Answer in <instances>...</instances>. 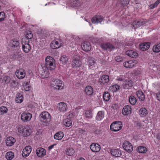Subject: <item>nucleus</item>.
<instances>
[{
	"label": "nucleus",
	"mask_w": 160,
	"mask_h": 160,
	"mask_svg": "<svg viewBox=\"0 0 160 160\" xmlns=\"http://www.w3.org/2000/svg\"><path fill=\"white\" fill-rule=\"evenodd\" d=\"M111 154L116 157H120L122 155V152L118 149H112L110 151Z\"/></svg>",
	"instance_id": "6ab92c4d"
},
{
	"label": "nucleus",
	"mask_w": 160,
	"mask_h": 160,
	"mask_svg": "<svg viewBox=\"0 0 160 160\" xmlns=\"http://www.w3.org/2000/svg\"><path fill=\"white\" fill-rule=\"evenodd\" d=\"M82 65V62L80 60L78 61H74L72 62V66L73 68H77L78 70H80V68L78 69Z\"/></svg>",
	"instance_id": "4be33fe9"
},
{
	"label": "nucleus",
	"mask_w": 160,
	"mask_h": 160,
	"mask_svg": "<svg viewBox=\"0 0 160 160\" xmlns=\"http://www.w3.org/2000/svg\"><path fill=\"white\" fill-rule=\"evenodd\" d=\"M59 60L60 63L63 64H65L68 61V58L66 55H63L60 58Z\"/></svg>",
	"instance_id": "58836bf2"
},
{
	"label": "nucleus",
	"mask_w": 160,
	"mask_h": 160,
	"mask_svg": "<svg viewBox=\"0 0 160 160\" xmlns=\"http://www.w3.org/2000/svg\"><path fill=\"white\" fill-rule=\"evenodd\" d=\"M58 110L61 112L66 111L67 109V105L64 102H61L58 103L57 106Z\"/></svg>",
	"instance_id": "9b49d317"
},
{
	"label": "nucleus",
	"mask_w": 160,
	"mask_h": 160,
	"mask_svg": "<svg viewBox=\"0 0 160 160\" xmlns=\"http://www.w3.org/2000/svg\"><path fill=\"white\" fill-rule=\"evenodd\" d=\"M121 121H117L112 123L110 126L111 130L113 132H117L120 130L122 127Z\"/></svg>",
	"instance_id": "7ed1b4c3"
},
{
	"label": "nucleus",
	"mask_w": 160,
	"mask_h": 160,
	"mask_svg": "<svg viewBox=\"0 0 160 160\" xmlns=\"http://www.w3.org/2000/svg\"><path fill=\"white\" fill-rule=\"evenodd\" d=\"M29 40L26 41L24 42L23 41L22 42V48L23 51L26 53L28 52L31 50V47L29 44Z\"/></svg>",
	"instance_id": "6e6552de"
},
{
	"label": "nucleus",
	"mask_w": 160,
	"mask_h": 160,
	"mask_svg": "<svg viewBox=\"0 0 160 160\" xmlns=\"http://www.w3.org/2000/svg\"><path fill=\"white\" fill-rule=\"evenodd\" d=\"M50 46L53 49H57L58 48L60 45L58 41L53 40L50 44Z\"/></svg>",
	"instance_id": "2f4dec72"
},
{
	"label": "nucleus",
	"mask_w": 160,
	"mask_h": 160,
	"mask_svg": "<svg viewBox=\"0 0 160 160\" xmlns=\"http://www.w3.org/2000/svg\"><path fill=\"white\" fill-rule=\"evenodd\" d=\"M153 50L154 52H160V43L153 46Z\"/></svg>",
	"instance_id": "37998d69"
},
{
	"label": "nucleus",
	"mask_w": 160,
	"mask_h": 160,
	"mask_svg": "<svg viewBox=\"0 0 160 160\" xmlns=\"http://www.w3.org/2000/svg\"><path fill=\"white\" fill-rule=\"evenodd\" d=\"M80 2L78 0H72L70 5L72 7H78L80 6Z\"/></svg>",
	"instance_id": "c85d7f7f"
},
{
	"label": "nucleus",
	"mask_w": 160,
	"mask_h": 160,
	"mask_svg": "<svg viewBox=\"0 0 160 160\" xmlns=\"http://www.w3.org/2000/svg\"><path fill=\"white\" fill-rule=\"evenodd\" d=\"M36 152L37 156L39 157H42L46 154L45 149L42 148H38L36 149Z\"/></svg>",
	"instance_id": "a211bd4d"
},
{
	"label": "nucleus",
	"mask_w": 160,
	"mask_h": 160,
	"mask_svg": "<svg viewBox=\"0 0 160 160\" xmlns=\"http://www.w3.org/2000/svg\"><path fill=\"white\" fill-rule=\"evenodd\" d=\"M159 4V3L157 1L154 4H152V8H155Z\"/></svg>",
	"instance_id": "e2e57ef3"
},
{
	"label": "nucleus",
	"mask_w": 160,
	"mask_h": 160,
	"mask_svg": "<svg viewBox=\"0 0 160 160\" xmlns=\"http://www.w3.org/2000/svg\"><path fill=\"white\" fill-rule=\"evenodd\" d=\"M79 59L80 58L77 55H75L73 57L72 61H74L79 60Z\"/></svg>",
	"instance_id": "052dcab7"
},
{
	"label": "nucleus",
	"mask_w": 160,
	"mask_h": 160,
	"mask_svg": "<svg viewBox=\"0 0 160 160\" xmlns=\"http://www.w3.org/2000/svg\"><path fill=\"white\" fill-rule=\"evenodd\" d=\"M129 2V0H121V4L124 6L128 5Z\"/></svg>",
	"instance_id": "864d4df0"
},
{
	"label": "nucleus",
	"mask_w": 160,
	"mask_h": 160,
	"mask_svg": "<svg viewBox=\"0 0 160 160\" xmlns=\"http://www.w3.org/2000/svg\"><path fill=\"white\" fill-rule=\"evenodd\" d=\"M109 77L108 75H103L100 77L98 80V82L100 85L102 86L109 82Z\"/></svg>",
	"instance_id": "39448f33"
},
{
	"label": "nucleus",
	"mask_w": 160,
	"mask_h": 160,
	"mask_svg": "<svg viewBox=\"0 0 160 160\" xmlns=\"http://www.w3.org/2000/svg\"><path fill=\"white\" fill-rule=\"evenodd\" d=\"M103 20V17L101 15H97L94 16L92 19L93 23H98L101 22Z\"/></svg>",
	"instance_id": "f8f14e48"
},
{
	"label": "nucleus",
	"mask_w": 160,
	"mask_h": 160,
	"mask_svg": "<svg viewBox=\"0 0 160 160\" xmlns=\"http://www.w3.org/2000/svg\"><path fill=\"white\" fill-rule=\"evenodd\" d=\"M20 54L19 52H16L12 54V57L14 58H16L19 57Z\"/></svg>",
	"instance_id": "13d9d810"
},
{
	"label": "nucleus",
	"mask_w": 160,
	"mask_h": 160,
	"mask_svg": "<svg viewBox=\"0 0 160 160\" xmlns=\"http://www.w3.org/2000/svg\"><path fill=\"white\" fill-rule=\"evenodd\" d=\"M25 128L26 127L24 126H20L18 128V132L20 133H22L23 135Z\"/></svg>",
	"instance_id": "49530a36"
},
{
	"label": "nucleus",
	"mask_w": 160,
	"mask_h": 160,
	"mask_svg": "<svg viewBox=\"0 0 160 160\" xmlns=\"http://www.w3.org/2000/svg\"><path fill=\"white\" fill-rule=\"evenodd\" d=\"M52 85L54 88L58 90L63 88V84L62 82L58 79H55L53 82Z\"/></svg>",
	"instance_id": "20e7f679"
},
{
	"label": "nucleus",
	"mask_w": 160,
	"mask_h": 160,
	"mask_svg": "<svg viewBox=\"0 0 160 160\" xmlns=\"http://www.w3.org/2000/svg\"><path fill=\"white\" fill-rule=\"evenodd\" d=\"M23 100V96L22 94L18 93L16 95L15 101L17 103H21Z\"/></svg>",
	"instance_id": "f704fd0d"
},
{
	"label": "nucleus",
	"mask_w": 160,
	"mask_h": 160,
	"mask_svg": "<svg viewBox=\"0 0 160 160\" xmlns=\"http://www.w3.org/2000/svg\"><path fill=\"white\" fill-rule=\"evenodd\" d=\"M150 44V43L149 42L144 43L140 44L139 47L142 51L146 50L149 48Z\"/></svg>",
	"instance_id": "5701e85b"
},
{
	"label": "nucleus",
	"mask_w": 160,
	"mask_h": 160,
	"mask_svg": "<svg viewBox=\"0 0 160 160\" xmlns=\"http://www.w3.org/2000/svg\"><path fill=\"white\" fill-rule=\"evenodd\" d=\"M21 118L23 121L28 122L31 120L32 118V114L28 112H23L21 114Z\"/></svg>",
	"instance_id": "9d476101"
},
{
	"label": "nucleus",
	"mask_w": 160,
	"mask_h": 160,
	"mask_svg": "<svg viewBox=\"0 0 160 160\" xmlns=\"http://www.w3.org/2000/svg\"><path fill=\"white\" fill-rule=\"evenodd\" d=\"M55 60L51 57L47 56L46 58L45 63L42 65V71L41 74L44 78H47L46 74L48 73V70H52L55 67Z\"/></svg>",
	"instance_id": "f257e3e1"
},
{
	"label": "nucleus",
	"mask_w": 160,
	"mask_h": 160,
	"mask_svg": "<svg viewBox=\"0 0 160 160\" xmlns=\"http://www.w3.org/2000/svg\"><path fill=\"white\" fill-rule=\"evenodd\" d=\"M111 89H112L113 92H116L119 88V86L117 84L114 85L110 87Z\"/></svg>",
	"instance_id": "09e8293b"
},
{
	"label": "nucleus",
	"mask_w": 160,
	"mask_h": 160,
	"mask_svg": "<svg viewBox=\"0 0 160 160\" xmlns=\"http://www.w3.org/2000/svg\"><path fill=\"white\" fill-rule=\"evenodd\" d=\"M31 132V130L30 128L28 127H26L24 130V132L23 136L25 137L29 136Z\"/></svg>",
	"instance_id": "e433bc0d"
},
{
	"label": "nucleus",
	"mask_w": 160,
	"mask_h": 160,
	"mask_svg": "<svg viewBox=\"0 0 160 160\" xmlns=\"http://www.w3.org/2000/svg\"><path fill=\"white\" fill-rule=\"evenodd\" d=\"M16 141L15 138L12 137H9L6 139V143L7 146H11L14 144Z\"/></svg>",
	"instance_id": "f3484780"
},
{
	"label": "nucleus",
	"mask_w": 160,
	"mask_h": 160,
	"mask_svg": "<svg viewBox=\"0 0 160 160\" xmlns=\"http://www.w3.org/2000/svg\"><path fill=\"white\" fill-rule=\"evenodd\" d=\"M126 53L128 56L133 58H136L137 57L138 55L137 52L132 50L127 51Z\"/></svg>",
	"instance_id": "412c9836"
},
{
	"label": "nucleus",
	"mask_w": 160,
	"mask_h": 160,
	"mask_svg": "<svg viewBox=\"0 0 160 160\" xmlns=\"http://www.w3.org/2000/svg\"><path fill=\"white\" fill-rule=\"evenodd\" d=\"M122 60V59L121 58H119L118 57H116V60L117 62H120Z\"/></svg>",
	"instance_id": "69168bd1"
},
{
	"label": "nucleus",
	"mask_w": 160,
	"mask_h": 160,
	"mask_svg": "<svg viewBox=\"0 0 160 160\" xmlns=\"http://www.w3.org/2000/svg\"><path fill=\"white\" fill-rule=\"evenodd\" d=\"M31 86L28 82H27L24 86V89L26 91H28L30 90Z\"/></svg>",
	"instance_id": "603ef678"
},
{
	"label": "nucleus",
	"mask_w": 160,
	"mask_h": 160,
	"mask_svg": "<svg viewBox=\"0 0 160 160\" xmlns=\"http://www.w3.org/2000/svg\"><path fill=\"white\" fill-rule=\"evenodd\" d=\"M123 65L126 68H131L134 66V63L131 60L128 61L123 63Z\"/></svg>",
	"instance_id": "393cba45"
},
{
	"label": "nucleus",
	"mask_w": 160,
	"mask_h": 160,
	"mask_svg": "<svg viewBox=\"0 0 160 160\" xmlns=\"http://www.w3.org/2000/svg\"><path fill=\"white\" fill-rule=\"evenodd\" d=\"M40 121L45 123H48L50 121L51 116L47 112H43L39 115Z\"/></svg>",
	"instance_id": "f03ea898"
},
{
	"label": "nucleus",
	"mask_w": 160,
	"mask_h": 160,
	"mask_svg": "<svg viewBox=\"0 0 160 160\" xmlns=\"http://www.w3.org/2000/svg\"><path fill=\"white\" fill-rule=\"evenodd\" d=\"M5 18V15L4 12H0V21H3Z\"/></svg>",
	"instance_id": "3c124183"
},
{
	"label": "nucleus",
	"mask_w": 160,
	"mask_h": 160,
	"mask_svg": "<svg viewBox=\"0 0 160 160\" xmlns=\"http://www.w3.org/2000/svg\"><path fill=\"white\" fill-rule=\"evenodd\" d=\"M25 37L27 41H28L29 39H32L33 37V35L31 32V31L27 32Z\"/></svg>",
	"instance_id": "a19ab883"
},
{
	"label": "nucleus",
	"mask_w": 160,
	"mask_h": 160,
	"mask_svg": "<svg viewBox=\"0 0 160 160\" xmlns=\"http://www.w3.org/2000/svg\"><path fill=\"white\" fill-rule=\"evenodd\" d=\"M72 120L70 118H68L65 119L63 122L64 125L66 127H68L72 125Z\"/></svg>",
	"instance_id": "b1692460"
},
{
	"label": "nucleus",
	"mask_w": 160,
	"mask_h": 160,
	"mask_svg": "<svg viewBox=\"0 0 160 160\" xmlns=\"http://www.w3.org/2000/svg\"><path fill=\"white\" fill-rule=\"evenodd\" d=\"M91 150L94 152H99L101 149L100 145L98 143H93L90 146Z\"/></svg>",
	"instance_id": "4468645a"
},
{
	"label": "nucleus",
	"mask_w": 160,
	"mask_h": 160,
	"mask_svg": "<svg viewBox=\"0 0 160 160\" xmlns=\"http://www.w3.org/2000/svg\"><path fill=\"white\" fill-rule=\"evenodd\" d=\"M139 114L142 115V116H143L146 115L148 113V112L145 108H141L139 110Z\"/></svg>",
	"instance_id": "79ce46f5"
},
{
	"label": "nucleus",
	"mask_w": 160,
	"mask_h": 160,
	"mask_svg": "<svg viewBox=\"0 0 160 160\" xmlns=\"http://www.w3.org/2000/svg\"><path fill=\"white\" fill-rule=\"evenodd\" d=\"M11 81V78L8 76L4 77L2 80L3 82H4L5 83H9Z\"/></svg>",
	"instance_id": "a18cd8bd"
},
{
	"label": "nucleus",
	"mask_w": 160,
	"mask_h": 160,
	"mask_svg": "<svg viewBox=\"0 0 160 160\" xmlns=\"http://www.w3.org/2000/svg\"><path fill=\"white\" fill-rule=\"evenodd\" d=\"M137 151L140 153H146L147 151V148L144 146H139L137 149Z\"/></svg>",
	"instance_id": "473e14b6"
},
{
	"label": "nucleus",
	"mask_w": 160,
	"mask_h": 160,
	"mask_svg": "<svg viewBox=\"0 0 160 160\" xmlns=\"http://www.w3.org/2000/svg\"><path fill=\"white\" fill-rule=\"evenodd\" d=\"M7 108L4 106L0 107V115H2L6 113L8 111Z\"/></svg>",
	"instance_id": "c03bdc74"
},
{
	"label": "nucleus",
	"mask_w": 160,
	"mask_h": 160,
	"mask_svg": "<svg viewBox=\"0 0 160 160\" xmlns=\"http://www.w3.org/2000/svg\"><path fill=\"white\" fill-rule=\"evenodd\" d=\"M134 124L135 126L138 128H140L142 126L141 123L138 121L135 122Z\"/></svg>",
	"instance_id": "4d7b16f0"
},
{
	"label": "nucleus",
	"mask_w": 160,
	"mask_h": 160,
	"mask_svg": "<svg viewBox=\"0 0 160 160\" xmlns=\"http://www.w3.org/2000/svg\"><path fill=\"white\" fill-rule=\"evenodd\" d=\"M81 47L82 49L85 51H88L91 49V46L89 42H83L82 43Z\"/></svg>",
	"instance_id": "dca6fc26"
},
{
	"label": "nucleus",
	"mask_w": 160,
	"mask_h": 160,
	"mask_svg": "<svg viewBox=\"0 0 160 160\" xmlns=\"http://www.w3.org/2000/svg\"><path fill=\"white\" fill-rule=\"evenodd\" d=\"M132 112L131 106L129 105L125 106L122 110V113L124 115L130 114Z\"/></svg>",
	"instance_id": "ddd939ff"
},
{
	"label": "nucleus",
	"mask_w": 160,
	"mask_h": 160,
	"mask_svg": "<svg viewBox=\"0 0 160 160\" xmlns=\"http://www.w3.org/2000/svg\"><path fill=\"white\" fill-rule=\"evenodd\" d=\"M157 100L160 101V93H157L156 94Z\"/></svg>",
	"instance_id": "338daca9"
},
{
	"label": "nucleus",
	"mask_w": 160,
	"mask_h": 160,
	"mask_svg": "<svg viewBox=\"0 0 160 160\" xmlns=\"http://www.w3.org/2000/svg\"><path fill=\"white\" fill-rule=\"evenodd\" d=\"M80 39L79 37H74L71 38V39L70 40H71V41H73V40H74L76 42H78L80 41Z\"/></svg>",
	"instance_id": "6e6d98bb"
},
{
	"label": "nucleus",
	"mask_w": 160,
	"mask_h": 160,
	"mask_svg": "<svg viewBox=\"0 0 160 160\" xmlns=\"http://www.w3.org/2000/svg\"><path fill=\"white\" fill-rule=\"evenodd\" d=\"M78 131L81 134H84V133L85 132V130L82 128H79V129Z\"/></svg>",
	"instance_id": "680f3d73"
},
{
	"label": "nucleus",
	"mask_w": 160,
	"mask_h": 160,
	"mask_svg": "<svg viewBox=\"0 0 160 160\" xmlns=\"http://www.w3.org/2000/svg\"><path fill=\"white\" fill-rule=\"evenodd\" d=\"M104 112L102 111H99L98 112L96 117V119L97 120H101L104 117Z\"/></svg>",
	"instance_id": "72a5a7b5"
},
{
	"label": "nucleus",
	"mask_w": 160,
	"mask_h": 160,
	"mask_svg": "<svg viewBox=\"0 0 160 160\" xmlns=\"http://www.w3.org/2000/svg\"><path fill=\"white\" fill-rule=\"evenodd\" d=\"M64 134L63 132H57L54 135V138L56 140H61L63 137Z\"/></svg>",
	"instance_id": "bb28decb"
},
{
	"label": "nucleus",
	"mask_w": 160,
	"mask_h": 160,
	"mask_svg": "<svg viewBox=\"0 0 160 160\" xmlns=\"http://www.w3.org/2000/svg\"><path fill=\"white\" fill-rule=\"evenodd\" d=\"M132 86V82L131 80H125L122 85V87L124 89H129Z\"/></svg>",
	"instance_id": "2eb2a0df"
},
{
	"label": "nucleus",
	"mask_w": 160,
	"mask_h": 160,
	"mask_svg": "<svg viewBox=\"0 0 160 160\" xmlns=\"http://www.w3.org/2000/svg\"><path fill=\"white\" fill-rule=\"evenodd\" d=\"M94 132L96 134H100L101 130L100 129H97Z\"/></svg>",
	"instance_id": "0e129e2a"
},
{
	"label": "nucleus",
	"mask_w": 160,
	"mask_h": 160,
	"mask_svg": "<svg viewBox=\"0 0 160 160\" xmlns=\"http://www.w3.org/2000/svg\"><path fill=\"white\" fill-rule=\"evenodd\" d=\"M22 155L23 157L26 158L28 157L29 154L27 152L25 151L24 150H23L22 153Z\"/></svg>",
	"instance_id": "bf43d9fd"
},
{
	"label": "nucleus",
	"mask_w": 160,
	"mask_h": 160,
	"mask_svg": "<svg viewBox=\"0 0 160 160\" xmlns=\"http://www.w3.org/2000/svg\"><path fill=\"white\" fill-rule=\"evenodd\" d=\"M122 147L123 149L128 152H130L133 151V147L128 141H125L124 142Z\"/></svg>",
	"instance_id": "0eeeda50"
},
{
	"label": "nucleus",
	"mask_w": 160,
	"mask_h": 160,
	"mask_svg": "<svg viewBox=\"0 0 160 160\" xmlns=\"http://www.w3.org/2000/svg\"><path fill=\"white\" fill-rule=\"evenodd\" d=\"M85 92L87 95H91L93 93V88L91 86H88L85 88Z\"/></svg>",
	"instance_id": "a878e982"
},
{
	"label": "nucleus",
	"mask_w": 160,
	"mask_h": 160,
	"mask_svg": "<svg viewBox=\"0 0 160 160\" xmlns=\"http://www.w3.org/2000/svg\"><path fill=\"white\" fill-rule=\"evenodd\" d=\"M133 27L134 29L139 27L140 26V25L139 24L138 21H135L132 24Z\"/></svg>",
	"instance_id": "5fc2aeb1"
},
{
	"label": "nucleus",
	"mask_w": 160,
	"mask_h": 160,
	"mask_svg": "<svg viewBox=\"0 0 160 160\" xmlns=\"http://www.w3.org/2000/svg\"><path fill=\"white\" fill-rule=\"evenodd\" d=\"M19 44V42L16 39H12L10 41V45L11 47H17Z\"/></svg>",
	"instance_id": "7c9ffc66"
},
{
	"label": "nucleus",
	"mask_w": 160,
	"mask_h": 160,
	"mask_svg": "<svg viewBox=\"0 0 160 160\" xmlns=\"http://www.w3.org/2000/svg\"><path fill=\"white\" fill-rule=\"evenodd\" d=\"M6 158L8 160H12L14 157V153L12 152H7L6 154Z\"/></svg>",
	"instance_id": "ea45409f"
},
{
	"label": "nucleus",
	"mask_w": 160,
	"mask_h": 160,
	"mask_svg": "<svg viewBox=\"0 0 160 160\" xmlns=\"http://www.w3.org/2000/svg\"><path fill=\"white\" fill-rule=\"evenodd\" d=\"M23 150L27 152L29 154L32 151V148L30 146H28L26 147Z\"/></svg>",
	"instance_id": "8fccbe9b"
},
{
	"label": "nucleus",
	"mask_w": 160,
	"mask_h": 160,
	"mask_svg": "<svg viewBox=\"0 0 160 160\" xmlns=\"http://www.w3.org/2000/svg\"><path fill=\"white\" fill-rule=\"evenodd\" d=\"M75 152L74 150L72 148H67L65 151V153L69 156L72 155Z\"/></svg>",
	"instance_id": "cd10ccee"
},
{
	"label": "nucleus",
	"mask_w": 160,
	"mask_h": 160,
	"mask_svg": "<svg viewBox=\"0 0 160 160\" xmlns=\"http://www.w3.org/2000/svg\"><path fill=\"white\" fill-rule=\"evenodd\" d=\"M15 74L18 78L19 79H22L25 76V71L22 68L18 69L16 72Z\"/></svg>",
	"instance_id": "1a4fd4ad"
},
{
	"label": "nucleus",
	"mask_w": 160,
	"mask_h": 160,
	"mask_svg": "<svg viewBox=\"0 0 160 160\" xmlns=\"http://www.w3.org/2000/svg\"><path fill=\"white\" fill-rule=\"evenodd\" d=\"M129 102L132 105H134L137 102L136 98L133 96H131L129 99Z\"/></svg>",
	"instance_id": "4c0bfd02"
},
{
	"label": "nucleus",
	"mask_w": 160,
	"mask_h": 160,
	"mask_svg": "<svg viewBox=\"0 0 160 160\" xmlns=\"http://www.w3.org/2000/svg\"><path fill=\"white\" fill-rule=\"evenodd\" d=\"M136 94L139 100L141 101H143L145 99V96L141 90H139L136 92Z\"/></svg>",
	"instance_id": "aec40b11"
},
{
	"label": "nucleus",
	"mask_w": 160,
	"mask_h": 160,
	"mask_svg": "<svg viewBox=\"0 0 160 160\" xmlns=\"http://www.w3.org/2000/svg\"><path fill=\"white\" fill-rule=\"evenodd\" d=\"M88 65L89 67H91V68H92L93 67H95V65L96 64V62L93 58L92 57L88 58Z\"/></svg>",
	"instance_id": "c756f323"
},
{
	"label": "nucleus",
	"mask_w": 160,
	"mask_h": 160,
	"mask_svg": "<svg viewBox=\"0 0 160 160\" xmlns=\"http://www.w3.org/2000/svg\"><path fill=\"white\" fill-rule=\"evenodd\" d=\"M141 24L142 26L144 25L147 22L145 20H141Z\"/></svg>",
	"instance_id": "774afa93"
},
{
	"label": "nucleus",
	"mask_w": 160,
	"mask_h": 160,
	"mask_svg": "<svg viewBox=\"0 0 160 160\" xmlns=\"http://www.w3.org/2000/svg\"><path fill=\"white\" fill-rule=\"evenodd\" d=\"M111 98L110 93L108 92H105L103 94V100L106 102L109 100Z\"/></svg>",
	"instance_id": "c9c22d12"
},
{
	"label": "nucleus",
	"mask_w": 160,
	"mask_h": 160,
	"mask_svg": "<svg viewBox=\"0 0 160 160\" xmlns=\"http://www.w3.org/2000/svg\"><path fill=\"white\" fill-rule=\"evenodd\" d=\"M101 48L104 50H112L115 49L114 47L109 42H105L101 43Z\"/></svg>",
	"instance_id": "423d86ee"
},
{
	"label": "nucleus",
	"mask_w": 160,
	"mask_h": 160,
	"mask_svg": "<svg viewBox=\"0 0 160 160\" xmlns=\"http://www.w3.org/2000/svg\"><path fill=\"white\" fill-rule=\"evenodd\" d=\"M84 116L87 118H91L92 117V112L90 111H87L86 112Z\"/></svg>",
	"instance_id": "de8ad7c7"
}]
</instances>
